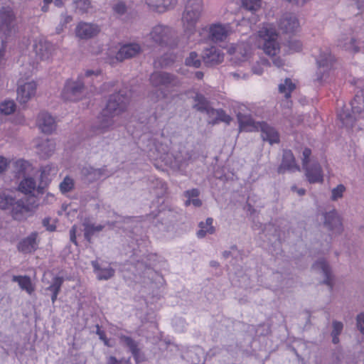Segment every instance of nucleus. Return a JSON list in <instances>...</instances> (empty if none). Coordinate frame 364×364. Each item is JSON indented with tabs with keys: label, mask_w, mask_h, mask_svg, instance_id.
<instances>
[{
	"label": "nucleus",
	"mask_w": 364,
	"mask_h": 364,
	"mask_svg": "<svg viewBox=\"0 0 364 364\" xmlns=\"http://www.w3.org/2000/svg\"><path fill=\"white\" fill-rule=\"evenodd\" d=\"M224 55L221 50L217 47L211 46L203 50L202 58L206 66H213L223 60Z\"/></svg>",
	"instance_id": "nucleus-15"
},
{
	"label": "nucleus",
	"mask_w": 364,
	"mask_h": 364,
	"mask_svg": "<svg viewBox=\"0 0 364 364\" xmlns=\"http://www.w3.org/2000/svg\"><path fill=\"white\" fill-rule=\"evenodd\" d=\"M294 168H296V166L295 159L291 151L284 150L282 163L277 168L278 173L283 174L286 171L292 170Z\"/></svg>",
	"instance_id": "nucleus-26"
},
{
	"label": "nucleus",
	"mask_w": 364,
	"mask_h": 364,
	"mask_svg": "<svg viewBox=\"0 0 364 364\" xmlns=\"http://www.w3.org/2000/svg\"><path fill=\"white\" fill-rule=\"evenodd\" d=\"M185 64L187 66L198 68L201 65V60L198 53L195 51H192L185 59Z\"/></svg>",
	"instance_id": "nucleus-43"
},
{
	"label": "nucleus",
	"mask_w": 364,
	"mask_h": 364,
	"mask_svg": "<svg viewBox=\"0 0 364 364\" xmlns=\"http://www.w3.org/2000/svg\"><path fill=\"white\" fill-rule=\"evenodd\" d=\"M311 154V151L310 149L305 148L304 149L303 153H302V155H303L302 165H303V166H306V165L309 164V157H310Z\"/></svg>",
	"instance_id": "nucleus-53"
},
{
	"label": "nucleus",
	"mask_w": 364,
	"mask_h": 364,
	"mask_svg": "<svg viewBox=\"0 0 364 364\" xmlns=\"http://www.w3.org/2000/svg\"><path fill=\"white\" fill-rule=\"evenodd\" d=\"M154 146H155L156 151L160 154H167L168 152V147L166 145H164V144H160L159 142H157V143L154 142Z\"/></svg>",
	"instance_id": "nucleus-54"
},
{
	"label": "nucleus",
	"mask_w": 364,
	"mask_h": 364,
	"mask_svg": "<svg viewBox=\"0 0 364 364\" xmlns=\"http://www.w3.org/2000/svg\"><path fill=\"white\" fill-rule=\"evenodd\" d=\"M339 46L346 50L354 53H357L359 50V48L356 45V40L353 37H346L343 41H341Z\"/></svg>",
	"instance_id": "nucleus-40"
},
{
	"label": "nucleus",
	"mask_w": 364,
	"mask_h": 364,
	"mask_svg": "<svg viewBox=\"0 0 364 364\" xmlns=\"http://www.w3.org/2000/svg\"><path fill=\"white\" fill-rule=\"evenodd\" d=\"M305 169L306 176L310 183H319L323 181L322 168L317 162L303 166Z\"/></svg>",
	"instance_id": "nucleus-23"
},
{
	"label": "nucleus",
	"mask_w": 364,
	"mask_h": 364,
	"mask_svg": "<svg viewBox=\"0 0 364 364\" xmlns=\"http://www.w3.org/2000/svg\"><path fill=\"white\" fill-rule=\"evenodd\" d=\"M323 225L328 230L336 235L341 234L343 230L341 218L335 209L324 214Z\"/></svg>",
	"instance_id": "nucleus-12"
},
{
	"label": "nucleus",
	"mask_w": 364,
	"mask_h": 364,
	"mask_svg": "<svg viewBox=\"0 0 364 364\" xmlns=\"http://www.w3.org/2000/svg\"><path fill=\"white\" fill-rule=\"evenodd\" d=\"M81 174L84 179L89 183L97 181L102 177L106 178L109 176L105 168H95L90 166L82 167Z\"/></svg>",
	"instance_id": "nucleus-20"
},
{
	"label": "nucleus",
	"mask_w": 364,
	"mask_h": 364,
	"mask_svg": "<svg viewBox=\"0 0 364 364\" xmlns=\"http://www.w3.org/2000/svg\"><path fill=\"white\" fill-rule=\"evenodd\" d=\"M135 361L140 363L144 360V355L141 353L140 349L136 352V354H132Z\"/></svg>",
	"instance_id": "nucleus-61"
},
{
	"label": "nucleus",
	"mask_w": 364,
	"mask_h": 364,
	"mask_svg": "<svg viewBox=\"0 0 364 364\" xmlns=\"http://www.w3.org/2000/svg\"><path fill=\"white\" fill-rule=\"evenodd\" d=\"M191 154L185 149L181 150L174 155L175 161L180 166L185 165L191 159Z\"/></svg>",
	"instance_id": "nucleus-42"
},
{
	"label": "nucleus",
	"mask_w": 364,
	"mask_h": 364,
	"mask_svg": "<svg viewBox=\"0 0 364 364\" xmlns=\"http://www.w3.org/2000/svg\"><path fill=\"white\" fill-rule=\"evenodd\" d=\"M99 75V71L88 70L85 75H79L76 80H68L61 92L62 98L64 100L73 102L82 100L89 91H91L86 85L90 83L88 79L92 75L98 76Z\"/></svg>",
	"instance_id": "nucleus-2"
},
{
	"label": "nucleus",
	"mask_w": 364,
	"mask_h": 364,
	"mask_svg": "<svg viewBox=\"0 0 364 364\" xmlns=\"http://www.w3.org/2000/svg\"><path fill=\"white\" fill-rule=\"evenodd\" d=\"M259 36L263 41L262 49L264 52L270 56H275L279 51V44L277 42V34L275 30L263 27L259 31Z\"/></svg>",
	"instance_id": "nucleus-10"
},
{
	"label": "nucleus",
	"mask_w": 364,
	"mask_h": 364,
	"mask_svg": "<svg viewBox=\"0 0 364 364\" xmlns=\"http://www.w3.org/2000/svg\"><path fill=\"white\" fill-rule=\"evenodd\" d=\"M84 237L87 241L91 242L92 237L97 232H100L105 228V225H95L94 224L84 223Z\"/></svg>",
	"instance_id": "nucleus-37"
},
{
	"label": "nucleus",
	"mask_w": 364,
	"mask_h": 364,
	"mask_svg": "<svg viewBox=\"0 0 364 364\" xmlns=\"http://www.w3.org/2000/svg\"><path fill=\"white\" fill-rule=\"evenodd\" d=\"M76 35L82 39H88L95 36L100 28L95 24L88 23H80L75 29Z\"/></svg>",
	"instance_id": "nucleus-22"
},
{
	"label": "nucleus",
	"mask_w": 364,
	"mask_h": 364,
	"mask_svg": "<svg viewBox=\"0 0 364 364\" xmlns=\"http://www.w3.org/2000/svg\"><path fill=\"white\" fill-rule=\"evenodd\" d=\"M9 165V161L5 157L0 156V173H4Z\"/></svg>",
	"instance_id": "nucleus-58"
},
{
	"label": "nucleus",
	"mask_w": 364,
	"mask_h": 364,
	"mask_svg": "<svg viewBox=\"0 0 364 364\" xmlns=\"http://www.w3.org/2000/svg\"><path fill=\"white\" fill-rule=\"evenodd\" d=\"M272 62H273V64L278 68H279L284 65L283 60L279 57L274 58L272 59Z\"/></svg>",
	"instance_id": "nucleus-64"
},
{
	"label": "nucleus",
	"mask_w": 364,
	"mask_h": 364,
	"mask_svg": "<svg viewBox=\"0 0 364 364\" xmlns=\"http://www.w3.org/2000/svg\"><path fill=\"white\" fill-rule=\"evenodd\" d=\"M33 47L36 56L41 60H48L55 50L54 45L43 38L36 40Z\"/></svg>",
	"instance_id": "nucleus-13"
},
{
	"label": "nucleus",
	"mask_w": 364,
	"mask_h": 364,
	"mask_svg": "<svg viewBox=\"0 0 364 364\" xmlns=\"http://www.w3.org/2000/svg\"><path fill=\"white\" fill-rule=\"evenodd\" d=\"M120 341L129 348L132 354H136V352L139 350L138 343L129 336H122Z\"/></svg>",
	"instance_id": "nucleus-41"
},
{
	"label": "nucleus",
	"mask_w": 364,
	"mask_h": 364,
	"mask_svg": "<svg viewBox=\"0 0 364 364\" xmlns=\"http://www.w3.org/2000/svg\"><path fill=\"white\" fill-rule=\"evenodd\" d=\"M91 264L99 280H107L114 275L115 270L113 268L110 267L102 268L97 260L92 261Z\"/></svg>",
	"instance_id": "nucleus-28"
},
{
	"label": "nucleus",
	"mask_w": 364,
	"mask_h": 364,
	"mask_svg": "<svg viewBox=\"0 0 364 364\" xmlns=\"http://www.w3.org/2000/svg\"><path fill=\"white\" fill-rule=\"evenodd\" d=\"M131 95L127 89L120 90L109 95L106 107L98 117L96 129L99 133H104L114 124L113 117L127 110Z\"/></svg>",
	"instance_id": "nucleus-1"
},
{
	"label": "nucleus",
	"mask_w": 364,
	"mask_h": 364,
	"mask_svg": "<svg viewBox=\"0 0 364 364\" xmlns=\"http://www.w3.org/2000/svg\"><path fill=\"white\" fill-rule=\"evenodd\" d=\"M356 328L364 335V313H360L356 316Z\"/></svg>",
	"instance_id": "nucleus-50"
},
{
	"label": "nucleus",
	"mask_w": 364,
	"mask_h": 364,
	"mask_svg": "<svg viewBox=\"0 0 364 364\" xmlns=\"http://www.w3.org/2000/svg\"><path fill=\"white\" fill-rule=\"evenodd\" d=\"M185 204H186V205H189L190 204H193L195 207H200L202 205V201L197 198H191V199H188L186 201Z\"/></svg>",
	"instance_id": "nucleus-59"
},
{
	"label": "nucleus",
	"mask_w": 364,
	"mask_h": 364,
	"mask_svg": "<svg viewBox=\"0 0 364 364\" xmlns=\"http://www.w3.org/2000/svg\"><path fill=\"white\" fill-rule=\"evenodd\" d=\"M16 104L12 100L4 101L0 105V112L5 115H9L14 112Z\"/></svg>",
	"instance_id": "nucleus-44"
},
{
	"label": "nucleus",
	"mask_w": 364,
	"mask_h": 364,
	"mask_svg": "<svg viewBox=\"0 0 364 364\" xmlns=\"http://www.w3.org/2000/svg\"><path fill=\"white\" fill-rule=\"evenodd\" d=\"M65 279L63 277H60V276H55L52 278V280L49 284L48 287H46L45 288V291L46 292H50V294H59L60 290H61V287H62V285L64 282Z\"/></svg>",
	"instance_id": "nucleus-35"
},
{
	"label": "nucleus",
	"mask_w": 364,
	"mask_h": 364,
	"mask_svg": "<svg viewBox=\"0 0 364 364\" xmlns=\"http://www.w3.org/2000/svg\"><path fill=\"white\" fill-rule=\"evenodd\" d=\"M0 208L9 211L14 218L29 210V203L25 198H18L14 192L0 194Z\"/></svg>",
	"instance_id": "nucleus-4"
},
{
	"label": "nucleus",
	"mask_w": 364,
	"mask_h": 364,
	"mask_svg": "<svg viewBox=\"0 0 364 364\" xmlns=\"http://www.w3.org/2000/svg\"><path fill=\"white\" fill-rule=\"evenodd\" d=\"M38 233L33 232L30 234L28 237L23 239L18 244V251L24 253H31L35 252L38 247V242L37 241Z\"/></svg>",
	"instance_id": "nucleus-21"
},
{
	"label": "nucleus",
	"mask_w": 364,
	"mask_h": 364,
	"mask_svg": "<svg viewBox=\"0 0 364 364\" xmlns=\"http://www.w3.org/2000/svg\"><path fill=\"white\" fill-rule=\"evenodd\" d=\"M229 31L226 26L221 24H215L210 28L209 36L211 40L215 42H222L225 41L228 36Z\"/></svg>",
	"instance_id": "nucleus-25"
},
{
	"label": "nucleus",
	"mask_w": 364,
	"mask_h": 364,
	"mask_svg": "<svg viewBox=\"0 0 364 364\" xmlns=\"http://www.w3.org/2000/svg\"><path fill=\"white\" fill-rule=\"evenodd\" d=\"M146 4L159 12H164L174 7L177 0H146Z\"/></svg>",
	"instance_id": "nucleus-29"
},
{
	"label": "nucleus",
	"mask_w": 364,
	"mask_h": 364,
	"mask_svg": "<svg viewBox=\"0 0 364 364\" xmlns=\"http://www.w3.org/2000/svg\"><path fill=\"white\" fill-rule=\"evenodd\" d=\"M37 125L42 132L51 134L56 128L54 118L48 112H41L37 119Z\"/></svg>",
	"instance_id": "nucleus-18"
},
{
	"label": "nucleus",
	"mask_w": 364,
	"mask_h": 364,
	"mask_svg": "<svg viewBox=\"0 0 364 364\" xmlns=\"http://www.w3.org/2000/svg\"><path fill=\"white\" fill-rule=\"evenodd\" d=\"M73 180L68 176H66L63 179V181L60 183L59 186L60 190L63 193H65L70 191L73 188Z\"/></svg>",
	"instance_id": "nucleus-46"
},
{
	"label": "nucleus",
	"mask_w": 364,
	"mask_h": 364,
	"mask_svg": "<svg viewBox=\"0 0 364 364\" xmlns=\"http://www.w3.org/2000/svg\"><path fill=\"white\" fill-rule=\"evenodd\" d=\"M237 119L240 129L246 132L260 131L261 137L270 144L279 143V136L276 129L264 122H255L250 114L239 112Z\"/></svg>",
	"instance_id": "nucleus-3"
},
{
	"label": "nucleus",
	"mask_w": 364,
	"mask_h": 364,
	"mask_svg": "<svg viewBox=\"0 0 364 364\" xmlns=\"http://www.w3.org/2000/svg\"><path fill=\"white\" fill-rule=\"evenodd\" d=\"M136 267L138 269H141L142 268L144 267L145 270H146L148 272L147 273L149 274L154 273V271L150 267V266L147 265V264H144L143 262H138V263L136 264ZM154 274H157L156 272H154Z\"/></svg>",
	"instance_id": "nucleus-60"
},
{
	"label": "nucleus",
	"mask_w": 364,
	"mask_h": 364,
	"mask_svg": "<svg viewBox=\"0 0 364 364\" xmlns=\"http://www.w3.org/2000/svg\"><path fill=\"white\" fill-rule=\"evenodd\" d=\"M149 80L154 87H176L180 84V81L176 76L169 73L161 71L153 73Z\"/></svg>",
	"instance_id": "nucleus-11"
},
{
	"label": "nucleus",
	"mask_w": 364,
	"mask_h": 364,
	"mask_svg": "<svg viewBox=\"0 0 364 364\" xmlns=\"http://www.w3.org/2000/svg\"><path fill=\"white\" fill-rule=\"evenodd\" d=\"M73 4L78 14H87L92 9L90 0H73Z\"/></svg>",
	"instance_id": "nucleus-39"
},
{
	"label": "nucleus",
	"mask_w": 364,
	"mask_h": 364,
	"mask_svg": "<svg viewBox=\"0 0 364 364\" xmlns=\"http://www.w3.org/2000/svg\"><path fill=\"white\" fill-rule=\"evenodd\" d=\"M199 191L197 188H193L191 190H188L185 192V196L188 198V199H191L194 198H197L199 196Z\"/></svg>",
	"instance_id": "nucleus-56"
},
{
	"label": "nucleus",
	"mask_w": 364,
	"mask_h": 364,
	"mask_svg": "<svg viewBox=\"0 0 364 364\" xmlns=\"http://www.w3.org/2000/svg\"><path fill=\"white\" fill-rule=\"evenodd\" d=\"M346 191V187L343 184L338 185L331 191V199L333 201L337 200L343 197V194Z\"/></svg>",
	"instance_id": "nucleus-48"
},
{
	"label": "nucleus",
	"mask_w": 364,
	"mask_h": 364,
	"mask_svg": "<svg viewBox=\"0 0 364 364\" xmlns=\"http://www.w3.org/2000/svg\"><path fill=\"white\" fill-rule=\"evenodd\" d=\"M38 151L43 157H49L55 149V143L53 139L43 140L38 145Z\"/></svg>",
	"instance_id": "nucleus-31"
},
{
	"label": "nucleus",
	"mask_w": 364,
	"mask_h": 364,
	"mask_svg": "<svg viewBox=\"0 0 364 364\" xmlns=\"http://www.w3.org/2000/svg\"><path fill=\"white\" fill-rule=\"evenodd\" d=\"M242 6L250 11L255 12L260 9L261 0H242Z\"/></svg>",
	"instance_id": "nucleus-45"
},
{
	"label": "nucleus",
	"mask_w": 364,
	"mask_h": 364,
	"mask_svg": "<svg viewBox=\"0 0 364 364\" xmlns=\"http://www.w3.org/2000/svg\"><path fill=\"white\" fill-rule=\"evenodd\" d=\"M332 331L331 336H340L343 329V324L341 321H333L332 322Z\"/></svg>",
	"instance_id": "nucleus-49"
},
{
	"label": "nucleus",
	"mask_w": 364,
	"mask_h": 364,
	"mask_svg": "<svg viewBox=\"0 0 364 364\" xmlns=\"http://www.w3.org/2000/svg\"><path fill=\"white\" fill-rule=\"evenodd\" d=\"M208 115L212 119L211 122H210L212 124H218L219 122H224L228 124L231 121L230 117L226 114L222 109H217L212 107L208 111Z\"/></svg>",
	"instance_id": "nucleus-30"
},
{
	"label": "nucleus",
	"mask_w": 364,
	"mask_h": 364,
	"mask_svg": "<svg viewBox=\"0 0 364 364\" xmlns=\"http://www.w3.org/2000/svg\"><path fill=\"white\" fill-rule=\"evenodd\" d=\"M295 88L296 85L292 82L290 78H286L284 82L279 85V92L284 94L286 98L291 97V93Z\"/></svg>",
	"instance_id": "nucleus-38"
},
{
	"label": "nucleus",
	"mask_w": 364,
	"mask_h": 364,
	"mask_svg": "<svg viewBox=\"0 0 364 364\" xmlns=\"http://www.w3.org/2000/svg\"><path fill=\"white\" fill-rule=\"evenodd\" d=\"M213 220L211 218H208L205 223L200 222L199 223V228H200L197 232V236L200 238L204 237L207 233L213 234L215 231V228L213 226Z\"/></svg>",
	"instance_id": "nucleus-34"
},
{
	"label": "nucleus",
	"mask_w": 364,
	"mask_h": 364,
	"mask_svg": "<svg viewBox=\"0 0 364 364\" xmlns=\"http://www.w3.org/2000/svg\"><path fill=\"white\" fill-rule=\"evenodd\" d=\"M111 9L113 15L117 17H121L127 12V6L126 3L122 0H114L111 3Z\"/></svg>",
	"instance_id": "nucleus-36"
},
{
	"label": "nucleus",
	"mask_w": 364,
	"mask_h": 364,
	"mask_svg": "<svg viewBox=\"0 0 364 364\" xmlns=\"http://www.w3.org/2000/svg\"><path fill=\"white\" fill-rule=\"evenodd\" d=\"M31 170V164L24 159H18L14 164V173L15 174V177L18 179L28 177V173Z\"/></svg>",
	"instance_id": "nucleus-27"
},
{
	"label": "nucleus",
	"mask_w": 364,
	"mask_h": 364,
	"mask_svg": "<svg viewBox=\"0 0 364 364\" xmlns=\"http://www.w3.org/2000/svg\"><path fill=\"white\" fill-rule=\"evenodd\" d=\"M12 281L18 282L19 287L29 294H31L34 291L31 278L28 276H14L12 277Z\"/></svg>",
	"instance_id": "nucleus-32"
},
{
	"label": "nucleus",
	"mask_w": 364,
	"mask_h": 364,
	"mask_svg": "<svg viewBox=\"0 0 364 364\" xmlns=\"http://www.w3.org/2000/svg\"><path fill=\"white\" fill-rule=\"evenodd\" d=\"M76 232H77V226L74 225L71 229L70 230V240L75 245H77V242L76 240Z\"/></svg>",
	"instance_id": "nucleus-57"
},
{
	"label": "nucleus",
	"mask_w": 364,
	"mask_h": 364,
	"mask_svg": "<svg viewBox=\"0 0 364 364\" xmlns=\"http://www.w3.org/2000/svg\"><path fill=\"white\" fill-rule=\"evenodd\" d=\"M50 218H45L42 221V224L47 230L52 232L55 230L56 226L54 224H50Z\"/></svg>",
	"instance_id": "nucleus-55"
},
{
	"label": "nucleus",
	"mask_w": 364,
	"mask_h": 364,
	"mask_svg": "<svg viewBox=\"0 0 364 364\" xmlns=\"http://www.w3.org/2000/svg\"><path fill=\"white\" fill-rule=\"evenodd\" d=\"M203 9L201 0H188L182 20L186 23V29L192 33L199 19Z\"/></svg>",
	"instance_id": "nucleus-9"
},
{
	"label": "nucleus",
	"mask_w": 364,
	"mask_h": 364,
	"mask_svg": "<svg viewBox=\"0 0 364 364\" xmlns=\"http://www.w3.org/2000/svg\"><path fill=\"white\" fill-rule=\"evenodd\" d=\"M18 31V23L14 11L9 6L0 9V34L5 38L14 36Z\"/></svg>",
	"instance_id": "nucleus-7"
},
{
	"label": "nucleus",
	"mask_w": 364,
	"mask_h": 364,
	"mask_svg": "<svg viewBox=\"0 0 364 364\" xmlns=\"http://www.w3.org/2000/svg\"><path fill=\"white\" fill-rule=\"evenodd\" d=\"M313 268L316 270L320 271L323 274L324 279L322 283L330 286V287L332 288L331 270L327 262L323 259H318L314 264Z\"/></svg>",
	"instance_id": "nucleus-24"
},
{
	"label": "nucleus",
	"mask_w": 364,
	"mask_h": 364,
	"mask_svg": "<svg viewBox=\"0 0 364 364\" xmlns=\"http://www.w3.org/2000/svg\"><path fill=\"white\" fill-rule=\"evenodd\" d=\"M350 105L352 114L345 109L338 113V118L346 128H352L357 119L364 118V100L362 97L355 95Z\"/></svg>",
	"instance_id": "nucleus-5"
},
{
	"label": "nucleus",
	"mask_w": 364,
	"mask_h": 364,
	"mask_svg": "<svg viewBox=\"0 0 364 364\" xmlns=\"http://www.w3.org/2000/svg\"><path fill=\"white\" fill-rule=\"evenodd\" d=\"M279 28L284 33H293L299 27V21L294 14H284L279 19Z\"/></svg>",
	"instance_id": "nucleus-17"
},
{
	"label": "nucleus",
	"mask_w": 364,
	"mask_h": 364,
	"mask_svg": "<svg viewBox=\"0 0 364 364\" xmlns=\"http://www.w3.org/2000/svg\"><path fill=\"white\" fill-rule=\"evenodd\" d=\"M46 186V183L44 185L41 181L38 186L36 188V181L31 177H26L23 178L18 185V190L25 194H31L33 197L41 195L44 193V188Z\"/></svg>",
	"instance_id": "nucleus-14"
},
{
	"label": "nucleus",
	"mask_w": 364,
	"mask_h": 364,
	"mask_svg": "<svg viewBox=\"0 0 364 364\" xmlns=\"http://www.w3.org/2000/svg\"><path fill=\"white\" fill-rule=\"evenodd\" d=\"M51 172H53V174H55L56 173V169L55 167L50 166V165H47V166H43L41 168V181L42 182V183L44 185L45 183H47V176L48 175H49Z\"/></svg>",
	"instance_id": "nucleus-47"
},
{
	"label": "nucleus",
	"mask_w": 364,
	"mask_h": 364,
	"mask_svg": "<svg viewBox=\"0 0 364 364\" xmlns=\"http://www.w3.org/2000/svg\"><path fill=\"white\" fill-rule=\"evenodd\" d=\"M142 51L141 47L138 43H127L121 46L116 54L117 60L123 61L126 59H130L136 57Z\"/></svg>",
	"instance_id": "nucleus-16"
},
{
	"label": "nucleus",
	"mask_w": 364,
	"mask_h": 364,
	"mask_svg": "<svg viewBox=\"0 0 364 364\" xmlns=\"http://www.w3.org/2000/svg\"><path fill=\"white\" fill-rule=\"evenodd\" d=\"M288 47L291 52H298L301 49V43L299 41L291 39L288 41Z\"/></svg>",
	"instance_id": "nucleus-51"
},
{
	"label": "nucleus",
	"mask_w": 364,
	"mask_h": 364,
	"mask_svg": "<svg viewBox=\"0 0 364 364\" xmlns=\"http://www.w3.org/2000/svg\"><path fill=\"white\" fill-rule=\"evenodd\" d=\"M96 328H97L96 333L99 336L100 339L105 340L106 339L105 332L100 329V326L98 324L96 325Z\"/></svg>",
	"instance_id": "nucleus-62"
},
{
	"label": "nucleus",
	"mask_w": 364,
	"mask_h": 364,
	"mask_svg": "<svg viewBox=\"0 0 364 364\" xmlns=\"http://www.w3.org/2000/svg\"><path fill=\"white\" fill-rule=\"evenodd\" d=\"M62 18H61V21H60V25L58 27H57V33H60V31H62L63 29V27H66L67 24L69 23L72 20H73V18L71 16H68V15H62L61 16Z\"/></svg>",
	"instance_id": "nucleus-52"
},
{
	"label": "nucleus",
	"mask_w": 364,
	"mask_h": 364,
	"mask_svg": "<svg viewBox=\"0 0 364 364\" xmlns=\"http://www.w3.org/2000/svg\"><path fill=\"white\" fill-rule=\"evenodd\" d=\"M333 62L334 58L328 48L321 50L316 58L317 70L314 80L318 83L325 81L329 75Z\"/></svg>",
	"instance_id": "nucleus-8"
},
{
	"label": "nucleus",
	"mask_w": 364,
	"mask_h": 364,
	"mask_svg": "<svg viewBox=\"0 0 364 364\" xmlns=\"http://www.w3.org/2000/svg\"><path fill=\"white\" fill-rule=\"evenodd\" d=\"M196 104L193 107L198 111L201 112H206L212 107L210 105L209 101L201 94H197L194 98Z\"/></svg>",
	"instance_id": "nucleus-33"
},
{
	"label": "nucleus",
	"mask_w": 364,
	"mask_h": 364,
	"mask_svg": "<svg viewBox=\"0 0 364 364\" xmlns=\"http://www.w3.org/2000/svg\"><path fill=\"white\" fill-rule=\"evenodd\" d=\"M36 91V84L35 82H28L18 87L17 90V100L20 104H26Z\"/></svg>",
	"instance_id": "nucleus-19"
},
{
	"label": "nucleus",
	"mask_w": 364,
	"mask_h": 364,
	"mask_svg": "<svg viewBox=\"0 0 364 364\" xmlns=\"http://www.w3.org/2000/svg\"><path fill=\"white\" fill-rule=\"evenodd\" d=\"M106 364H122V361L111 355L107 358Z\"/></svg>",
	"instance_id": "nucleus-63"
},
{
	"label": "nucleus",
	"mask_w": 364,
	"mask_h": 364,
	"mask_svg": "<svg viewBox=\"0 0 364 364\" xmlns=\"http://www.w3.org/2000/svg\"><path fill=\"white\" fill-rule=\"evenodd\" d=\"M151 38L157 45L162 47L175 48L178 44L174 31L168 26L157 25L150 33Z\"/></svg>",
	"instance_id": "nucleus-6"
}]
</instances>
